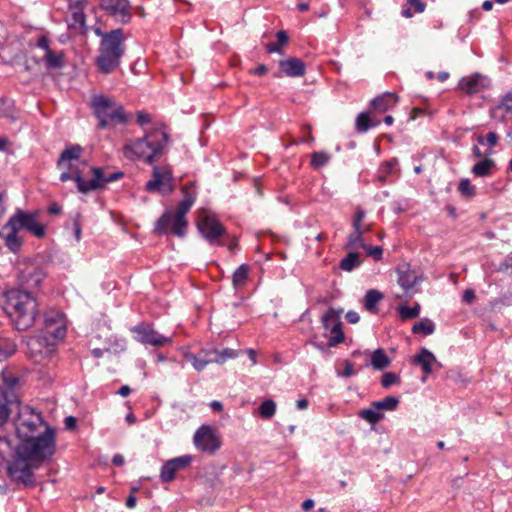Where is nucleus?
I'll use <instances>...</instances> for the list:
<instances>
[{"instance_id":"obj_1","label":"nucleus","mask_w":512,"mask_h":512,"mask_svg":"<svg viewBox=\"0 0 512 512\" xmlns=\"http://www.w3.org/2000/svg\"><path fill=\"white\" fill-rule=\"evenodd\" d=\"M83 151L79 144L66 146L57 161V168L61 171L59 177L61 182L73 180L78 191L86 194L95 191L100 171L93 170V166L81 159Z\"/></svg>"},{"instance_id":"obj_2","label":"nucleus","mask_w":512,"mask_h":512,"mask_svg":"<svg viewBox=\"0 0 512 512\" xmlns=\"http://www.w3.org/2000/svg\"><path fill=\"white\" fill-rule=\"evenodd\" d=\"M169 140L166 126L162 123L156 124L142 138L128 141L123 146V155L131 161L143 159L151 165L163 155Z\"/></svg>"},{"instance_id":"obj_3","label":"nucleus","mask_w":512,"mask_h":512,"mask_svg":"<svg viewBox=\"0 0 512 512\" xmlns=\"http://www.w3.org/2000/svg\"><path fill=\"white\" fill-rule=\"evenodd\" d=\"M3 309L19 331L31 328L39 315V304L31 292L10 289L2 294Z\"/></svg>"},{"instance_id":"obj_4","label":"nucleus","mask_w":512,"mask_h":512,"mask_svg":"<svg viewBox=\"0 0 512 512\" xmlns=\"http://www.w3.org/2000/svg\"><path fill=\"white\" fill-rule=\"evenodd\" d=\"M183 199L178 204L176 211H165L157 220L154 232L156 234H166L168 231L177 237H183L186 234L188 222L186 214L189 212L196 200L195 184L189 182L182 189Z\"/></svg>"},{"instance_id":"obj_5","label":"nucleus","mask_w":512,"mask_h":512,"mask_svg":"<svg viewBox=\"0 0 512 512\" xmlns=\"http://www.w3.org/2000/svg\"><path fill=\"white\" fill-rule=\"evenodd\" d=\"M56 452L55 429L47 427L44 433L20 439L16 446V456L31 462L42 463L50 460Z\"/></svg>"},{"instance_id":"obj_6","label":"nucleus","mask_w":512,"mask_h":512,"mask_svg":"<svg viewBox=\"0 0 512 512\" xmlns=\"http://www.w3.org/2000/svg\"><path fill=\"white\" fill-rule=\"evenodd\" d=\"M91 108L99 120L98 128L105 129L108 125L119 123L126 124L127 117L124 108L113 99L104 95H94L91 99Z\"/></svg>"},{"instance_id":"obj_7","label":"nucleus","mask_w":512,"mask_h":512,"mask_svg":"<svg viewBox=\"0 0 512 512\" xmlns=\"http://www.w3.org/2000/svg\"><path fill=\"white\" fill-rule=\"evenodd\" d=\"M122 35L123 31L116 29L103 37L98 64H114L120 60L124 52Z\"/></svg>"},{"instance_id":"obj_8","label":"nucleus","mask_w":512,"mask_h":512,"mask_svg":"<svg viewBox=\"0 0 512 512\" xmlns=\"http://www.w3.org/2000/svg\"><path fill=\"white\" fill-rule=\"evenodd\" d=\"M197 228L211 245H225L222 241V238L226 235L225 227L215 216L208 214L205 210L199 212Z\"/></svg>"},{"instance_id":"obj_9","label":"nucleus","mask_w":512,"mask_h":512,"mask_svg":"<svg viewBox=\"0 0 512 512\" xmlns=\"http://www.w3.org/2000/svg\"><path fill=\"white\" fill-rule=\"evenodd\" d=\"M54 352L55 343L49 340L47 334L30 337L27 342L26 354L35 364H46Z\"/></svg>"},{"instance_id":"obj_10","label":"nucleus","mask_w":512,"mask_h":512,"mask_svg":"<svg viewBox=\"0 0 512 512\" xmlns=\"http://www.w3.org/2000/svg\"><path fill=\"white\" fill-rule=\"evenodd\" d=\"M7 222L8 226H14L18 231L27 230L37 238H43L46 234L45 226L37 221V213L18 209Z\"/></svg>"},{"instance_id":"obj_11","label":"nucleus","mask_w":512,"mask_h":512,"mask_svg":"<svg viewBox=\"0 0 512 512\" xmlns=\"http://www.w3.org/2000/svg\"><path fill=\"white\" fill-rule=\"evenodd\" d=\"M343 309L329 308L322 316V325L326 331H330L332 336L328 339L329 347H336L344 342L345 335L342 330L341 314Z\"/></svg>"},{"instance_id":"obj_12","label":"nucleus","mask_w":512,"mask_h":512,"mask_svg":"<svg viewBox=\"0 0 512 512\" xmlns=\"http://www.w3.org/2000/svg\"><path fill=\"white\" fill-rule=\"evenodd\" d=\"M29 460L16 456L7 464V473L16 483H21L25 487L33 486V466Z\"/></svg>"},{"instance_id":"obj_13","label":"nucleus","mask_w":512,"mask_h":512,"mask_svg":"<svg viewBox=\"0 0 512 512\" xmlns=\"http://www.w3.org/2000/svg\"><path fill=\"white\" fill-rule=\"evenodd\" d=\"M46 273L38 264L26 262L21 265L18 281L19 285L27 290L37 289L41 286Z\"/></svg>"},{"instance_id":"obj_14","label":"nucleus","mask_w":512,"mask_h":512,"mask_svg":"<svg viewBox=\"0 0 512 512\" xmlns=\"http://www.w3.org/2000/svg\"><path fill=\"white\" fill-rule=\"evenodd\" d=\"M172 171L166 166H154L152 179L146 183V190L148 192L158 191L164 195H169L173 192Z\"/></svg>"},{"instance_id":"obj_15","label":"nucleus","mask_w":512,"mask_h":512,"mask_svg":"<svg viewBox=\"0 0 512 512\" xmlns=\"http://www.w3.org/2000/svg\"><path fill=\"white\" fill-rule=\"evenodd\" d=\"M491 86L488 76L476 72L463 76L458 82L457 89L465 95L472 96L490 89Z\"/></svg>"},{"instance_id":"obj_16","label":"nucleus","mask_w":512,"mask_h":512,"mask_svg":"<svg viewBox=\"0 0 512 512\" xmlns=\"http://www.w3.org/2000/svg\"><path fill=\"white\" fill-rule=\"evenodd\" d=\"M193 440L197 449L210 454L215 453L221 446L219 437L210 426H201L195 432Z\"/></svg>"},{"instance_id":"obj_17","label":"nucleus","mask_w":512,"mask_h":512,"mask_svg":"<svg viewBox=\"0 0 512 512\" xmlns=\"http://www.w3.org/2000/svg\"><path fill=\"white\" fill-rule=\"evenodd\" d=\"M131 331L137 335L136 339L144 345L162 347L172 342L171 338L161 335L149 324H139L133 327Z\"/></svg>"},{"instance_id":"obj_18","label":"nucleus","mask_w":512,"mask_h":512,"mask_svg":"<svg viewBox=\"0 0 512 512\" xmlns=\"http://www.w3.org/2000/svg\"><path fill=\"white\" fill-rule=\"evenodd\" d=\"M45 333L54 339H63L66 335L64 314L60 311L51 310L44 315Z\"/></svg>"},{"instance_id":"obj_19","label":"nucleus","mask_w":512,"mask_h":512,"mask_svg":"<svg viewBox=\"0 0 512 512\" xmlns=\"http://www.w3.org/2000/svg\"><path fill=\"white\" fill-rule=\"evenodd\" d=\"M100 6L121 23H128L131 20V6L128 0H101Z\"/></svg>"},{"instance_id":"obj_20","label":"nucleus","mask_w":512,"mask_h":512,"mask_svg":"<svg viewBox=\"0 0 512 512\" xmlns=\"http://www.w3.org/2000/svg\"><path fill=\"white\" fill-rule=\"evenodd\" d=\"M192 456L184 455L166 461L160 472V479L163 483H169L174 480L178 471L184 470L190 466Z\"/></svg>"},{"instance_id":"obj_21","label":"nucleus","mask_w":512,"mask_h":512,"mask_svg":"<svg viewBox=\"0 0 512 512\" xmlns=\"http://www.w3.org/2000/svg\"><path fill=\"white\" fill-rule=\"evenodd\" d=\"M87 3V0H75L69 3L68 26L80 33H84L86 30L84 9Z\"/></svg>"},{"instance_id":"obj_22","label":"nucleus","mask_w":512,"mask_h":512,"mask_svg":"<svg viewBox=\"0 0 512 512\" xmlns=\"http://www.w3.org/2000/svg\"><path fill=\"white\" fill-rule=\"evenodd\" d=\"M37 56L44 60L46 64H60L62 62L63 52H56L49 46V40L45 35H41L36 43Z\"/></svg>"},{"instance_id":"obj_23","label":"nucleus","mask_w":512,"mask_h":512,"mask_svg":"<svg viewBox=\"0 0 512 512\" xmlns=\"http://www.w3.org/2000/svg\"><path fill=\"white\" fill-rule=\"evenodd\" d=\"M396 272L397 282L405 292L410 291L419 281L417 273L407 264L398 266Z\"/></svg>"},{"instance_id":"obj_24","label":"nucleus","mask_w":512,"mask_h":512,"mask_svg":"<svg viewBox=\"0 0 512 512\" xmlns=\"http://www.w3.org/2000/svg\"><path fill=\"white\" fill-rule=\"evenodd\" d=\"M412 363L420 366L425 375L432 373V365L437 364L435 355L426 348H421L420 352L414 356Z\"/></svg>"},{"instance_id":"obj_25","label":"nucleus","mask_w":512,"mask_h":512,"mask_svg":"<svg viewBox=\"0 0 512 512\" xmlns=\"http://www.w3.org/2000/svg\"><path fill=\"white\" fill-rule=\"evenodd\" d=\"M14 403L13 391L6 390L0 392V429L7 423L11 414V406Z\"/></svg>"},{"instance_id":"obj_26","label":"nucleus","mask_w":512,"mask_h":512,"mask_svg":"<svg viewBox=\"0 0 512 512\" xmlns=\"http://www.w3.org/2000/svg\"><path fill=\"white\" fill-rule=\"evenodd\" d=\"M7 231L4 235L5 246L12 252H17L22 246V239L18 236V230L14 226H8V222L3 226Z\"/></svg>"},{"instance_id":"obj_27","label":"nucleus","mask_w":512,"mask_h":512,"mask_svg":"<svg viewBox=\"0 0 512 512\" xmlns=\"http://www.w3.org/2000/svg\"><path fill=\"white\" fill-rule=\"evenodd\" d=\"M397 102V96L393 93H385L372 100L371 105L374 110L379 113H384Z\"/></svg>"},{"instance_id":"obj_28","label":"nucleus","mask_w":512,"mask_h":512,"mask_svg":"<svg viewBox=\"0 0 512 512\" xmlns=\"http://www.w3.org/2000/svg\"><path fill=\"white\" fill-rule=\"evenodd\" d=\"M383 294L375 289H370L366 292L364 300H363V306L365 310H367L370 313H377L378 303L383 299Z\"/></svg>"},{"instance_id":"obj_29","label":"nucleus","mask_w":512,"mask_h":512,"mask_svg":"<svg viewBox=\"0 0 512 512\" xmlns=\"http://www.w3.org/2000/svg\"><path fill=\"white\" fill-rule=\"evenodd\" d=\"M370 364L375 370L382 371L390 366L391 359L379 348L372 353Z\"/></svg>"},{"instance_id":"obj_30","label":"nucleus","mask_w":512,"mask_h":512,"mask_svg":"<svg viewBox=\"0 0 512 512\" xmlns=\"http://www.w3.org/2000/svg\"><path fill=\"white\" fill-rule=\"evenodd\" d=\"M363 260L361 258V255L353 250L349 252L341 261L339 264V267L341 270L346 272H351L356 267L360 266L362 264Z\"/></svg>"},{"instance_id":"obj_31","label":"nucleus","mask_w":512,"mask_h":512,"mask_svg":"<svg viewBox=\"0 0 512 512\" xmlns=\"http://www.w3.org/2000/svg\"><path fill=\"white\" fill-rule=\"evenodd\" d=\"M37 422L35 420H24L16 427L18 439H24L36 436Z\"/></svg>"},{"instance_id":"obj_32","label":"nucleus","mask_w":512,"mask_h":512,"mask_svg":"<svg viewBox=\"0 0 512 512\" xmlns=\"http://www.w3.org/2000/svg\"><path fill=\"white\" fill-rule=\"evenodd\" d=\"M190 362L197 371H202L208 364L214 363L210 350H202L190 357Z\"/></svg>"},{"instance_id":"obj_33","label":"nucleus","mask_w":512,"mask_h":512,"mask_svg":"<svg viewBox=\"0 0 512 512\" xmlns=\"http://www.w3.org/2000/svg\"><path fill=\"white\" fill-rule=\"evenodd\" d=\"M495 166V162L491 158H484L472 167V173L476 177H486L492 173V168Z\"/></svg>"},{"instance_id":"obj_34","label":"nucleus","mask_w":512,"mask_h":512,"mask_svg":"<svg viewBox=\"0 0 512 512\" xmlns=\"http://www.w3.org/2000/svg\"><path fill=\"white\" fill-rule=\"evenodd\" d=\"M426 4L422 0H406L403 5L401 14L405 18H411L414 13L424 12Z\"/></svg>"},{"instance_id":"obj_35","label":"nucleus","mask_w":512,"mask_h":512,"mask_svg":"<svg viewBox=\"0 0 512 512\" xmlns=\"http://www.w3.org/2000/svg\"><path fill=\"white\" fill-rule=\"evenodd\" d=\"M214 363L223 364L229 359H234L238 356V352L231 348H224L222 350H210Z\"/></svg>"},{"instance_id":"obj_36","label":"nucleus","mask_w":512,"mask_h":512,"mask_svg":"<svg viewBox=\"0 0 512 512\" xmlns=\"http://www.w3.org/2000/svg\"><path fill=\"white\" fill-rule=\"evenodd\" d=\"M421 311V306L419 303H415L412 307L407 305H399L397 307V312L401 321H407L410 319H414L419 316Z\"/></svg>"},{"instance_id":"obj_37","label":"nucleus","mask_w":512,"mask_h":512,"mask_svg":"<svg viewBox=\"0 0 512 512\" xmlns=\"http://www.w3.org/2000/svg\"><path fill=\"white\" fill-rule=\"evenodd\" d=\"M93 170H99L100 171V175H99V178L97 180V187L95 188V190H98V189H102L105 187V185L107 183H110V182H114V181H117V180H120L123 176H124V173L121 172V171H118V172H114V173H111V174H108L106 175L104 173V170L103 168H100V167H94Z\"/></svg>"},{"instance_id":"obj_38","label":"nucleus","mask_w":512,"mask_h":512,"mask_svg":"<svg viewBox=\"0 0 512 512\" xmlns=\"http://www.w3.org/2000/svg\"><path fill=\"white\" fill-rule=\"evenodd\" d=\"M249 274V266L246 264H242L239 266L232 276V283L235 288L243 287L247 280Z\"/></svg>"},{"instance_id":"obj_39","label":"nucleus","mask_w":512,"mask_h":512,"mask_svg":"<svg viewBox=\"0 0 512 512\" xmlns=\"http://www.w3.org/2000/svg\"><path fill=\"white\" fill-rule=\"evenodd\" d=\"M435 331V324L432 320L424 318L415 323L412 327V333L423 334L425 336L433 334Z\"/></svg>"},{"instance_id":"obj_40","label":"nucleus","mask_w":512,"mask_h":512,"mask_svg":"<svg viewBox=\"0 0 512 512\" xmlns=\"http://www.w3.org/2000/svg\"><path fill=\"white\" fill-rule=\"evenodd\" d=\"M399 404V399L394 396H387L380 401H374L371 403V406L377 409L379 412L381 410L394 411Z\"/></svg>"},{"instance_id":"obj_41","label":"nucleus","mask_w":512,"mask_h":512,"mask_svg":"<svg viewBox=\"0 0 512 512\" xmlns=\"http://www.w3.org/2000/svg\"><path fill=\"white\" fill-rule=\"evenodd\" d=\"M16 446L8 437H0V457L5 459L7 457L16 458Z\"/></svg>"},{"instance_id":"obj_42","label":"nucleus","mask_w":512,"mask_h":512,"mask_svg":"<svg viewBox=\"0 0 512 512\" xmlns=\"http://www.w3.org/2000/svg\"><path fill=\"white\" fill-rule=\"evenodd\" d=\"M366 243L364 242V234L362 232H351L347 237V243L345 249L356 250L358 248H364Z\"/></svg>"},{"instance_id":"obj_43","label":"nucleus","mask_w":512,"mask_h":512,"mask_svg":"<svg viewBox=\"0 0 512 512\" xmlns=\"http://www.w3.org/2000/svg\"><path fill=\"white\" fill-rule=\"evenodd\" d=\"M288 43V35L285 31H279L276 34V42L266 44L268 53L280 52L282 47Z\"/></svg>"},{"instance_id":"obj_44","label":"nucleus","mask_w":512,"mask_h":512,"mask_svg":"<svg viewBox=\"0 0 512 512\" xmlns=\"http://www.w3.org/2000/svg\"><path fill=\"white\" fill-rule=\"evenodd\" d=\"M359 417L367 421L368 423L374 425L381 421L384 417L383 413L379 412L377 409L372 406L367 409H363L359 411Z\"/></svg>"},{"instance_id":"obj_45","label":"nucleus","mask_w":512,"mask_h":512,"mask_svg":"<svg viewBox=\"0 0 512 512\" xmlns=\"http://www.w3.org/2000/svg\"><path fill=\"white\" fill-rule=\"evenodd\" d=\"M276 413V403L272 399L263 401L259 406V415L261 418L269 420Z\"/></svg>"},{"instance_id":"obj_46","label":"nucleus","mask_w":512,"mask_h":512,"mask_svg":"<svg viewBox=\"0 0 512 512\" xmlns=\"http://www.w3.org/2000/svg\"><path fill=\"white\" fill-rule=\"evenodd\" d=\"M376 124H372L370 121V116L368 112H362L357 116L356 119V129L360 133H365L369 130L370 127L375 126Z\"/></svg>"},{"instance_id":"obj_47","label":"nucleus","mask_w":512,"mask_h":512,"mask_svg":"<svg viewBox=\"0 0 512 512\" xmlns=\"http://www.w3.org/2000/svg\"><path fill=\"white\" fill-rule=\"evenodd\" d=\"M331 159V156L323 151L314 152L311 155V165L318 169L325 166Z\"/></svg>"},{"instance_id":"obj_48","label":"nucleus","mask_w":512,"mask_h":512,"mask_svg":"<svg viewBox=\"0 0 512 512\" xmlns=\"http://www.w3.org/2000/svg\"><path fill=\"white\" fill-rule=\"evenodd\" d=\"M365 216L366 212L364 211V209L361 207H357L352 221L353 232L359 231L362 232V234H364V224L362 222Z\"/></svg>"},{"instance_id":"obj_49","label":"nucleus","mask_w":512,"mask_h":512,"mask_svg":"<svg viewBox=\"0 0 512 512\" xmlns=\"http://www.w3.org/2000/svg\"><path fill=\"white\" fill-rule=\"evenodd\" d=\"M400 382V377L394 372H385L381 377V385L385 389L390 388L392 385H398Z\"/></svg>"},{"instance_id":"obj_50","label":"nucleus","mask_w":512,"mask_h":512,"mask_svg":"<svg viewBox=\"0 0 512 512\" xmlns=\"http://www.w3.org/2000/svg\"><path fill=\"white\" fill-rule=\"evenodd\" d=\"M459 192L466 197H473L476 194L475 186H473L469 179H462L458 186Z\"/></svg>"},{"instance_id":"obj_51","label":"nucleus","mask_w":512,"mask_h":512,"mask_svg":"<svg viewBox=\"0 0 512 512\" xmlns=\"http://www.w3.org/2000/svg\"><path fill=\"white\" fill-rule=\"evenodd\" d=\"M13 102L9 99L3 98L0 100V117H12Z\"/></svg>"},{"instance_id":"obj_52","label":"nucleus","mask_w":512,"mask_h":512,"mask_svg":"<svg viewBox=\"0 0 512 512\" xmlns=\"http://www.w3.org/2000/svg\"><path fill=\"white\" fill-rule=\"evenodd\" d=\"M367 255L372 257L375 261H379L382 259L383 248L381 246H372L366 244L363 248Z\"/></svg>"},{"instance_id":"obj_53","label":"nucleus","mask_w":512,"mask_h":512,"mask_svg":"<svg viewBox=\"0 0 512 512\" xmlns=\"http://www.w3.org/2000/svg\"><path fill=\"white\" fill-rule=\"evenodd\" d=\"M283 72L289 77H299L305 73V66H282Z\"/></svg>"},{"instance_id":"obj_54","label":"nucleus","mask_w":512,"mask_h":512,"mask_svg":"<svg viewBox=\"0 0 512 512\" xmlns=\"http://www.w3.org/2000/svg\"><path fill=\"white\" fill-rule=\"evenodd\" d=\"M343 365H344V370L342 372H338V375L345 377V378H349L356 374V371L354 370V365L352 362H350L349 360H344Z\"/></svg>"},{"instance_id":"obj_55","label":"nucleus","mask_w":512,"mask_h":512,"mask_svg":"<svg viewBox=\"0 0 512 512\" xmlns=\"http://www.w3.org/2000/svg\"><path fill=\"white\" fill-rule=\"evenodd\" d=\"M500 107L504 108L508 112H512V91L503 96Z\"/></svg>"},{"instance_id":"obj_56","label":"nucleus","mask_w":512,"mask_h":512,"mask_svg":"<svg viewBox=\"0 0 512 512\" xmlns=\"http://www.w3.org/2000/svg\"><path fill=\"white\" fill-rule=\"evenodd\" d=\"M152 121V118H151V115L144 112V111H139L137 113V123L140 125V126H144L148 123H150Z\"/></svg>"},{"instance_id":"obj_57","label":"nucleus","mask_w":512,"mask_h":512,"mask_svg":"<svg viewBox=\"0 0 512 512\" xmlns=\"http://www.w3.org/2000/svg\"><path fill=\"white\" fill-rule=\"evenodd\" d=\"M346 320L351 324H356L360 320V316L356 311L350 310L346 313Z\"/></svg>"},{"instance_id":"obj_58","label":"nucleus","mask_w":512,"mask_h":512,"mask_svg":"<svg viewBox=\"0 0 512 512\" xmlns=\"http://www.w3.org/2000/svg\"><path fill=\"white\" fill-rule=\"evenodd\" d=\"M7 200V193L5 191H0V219L6 212L5 203Z\"/></svg>"},{"instance_id":"obj_59","label":"nucleus","mask_w":512,"mask_h":512,"mask_svg":"<svg viewBox=\"0 0 512 512\" xmlns=\"http://www.w3.org/2000/svg\"><path fill=\"white\" fill-rule=\"evenodd\" d=\"M475 292L472 289H467L463 293V301L465 303L471 304L475 300Z\"/></svg>"},{"instance_id":"obj_60","label":"nucleus","mask_w":512,"mask_h":512,"mask_svg":"<svg viewBox=\"0 0 512 512\" xmlns=\"http://www.w3.org/2000/svg\"><path fill=\"white\" fill-rule=\"evenodd\" d=\"M268 72L267 66H257L249 70V73L255 76H263Z\"/></svg>"},{"instance_id":"obj_61","label":"nucleus","mask_w":512,"mask_h":512,"mask_svg":"<svg viewBox=\"0 0 512 512\" xmlns=\"http://www.w3.org/2000/svg\"><path fill=\"white\" fill-rule=\"evenodd\" d=\"M64 424L66 429L73 430L76 428L77 419L73 416H68L65 418Z\"/></svg>"},{"instance_id":"obj_62","label":"nucleus","mask_w":512,"mask_h":512,"mask_svg":"<svg viewBox=\"0 0 512 512\" xmlns=\"http://www.w3.org/2000/svg\"><path fill=\"white\" fill-rule=\"evenodd\" d=\"M486 141L490 146H495L498 142V135L495 132H489L486 136Z\"/></svg>"},{"instance_id":"obj_63","label":"nucleus","mask_w":512,"mask_h":512,"mask_svg":"<svg viewBox=\"0 0 512 512\" xmlns=\"http://www.w3.org/2000/svg\"><path fill=\"white\" fill-rule=\"evenodd\" d=\"M116 66H98V73L108 75L114 72Z\"/></svg>"},{"instance_id":"obj_64","label":"nucleus","mask_w":512,"mask_h":512,"mask_svg":"<svg viewBox=\"0 0 512 512\" xmlns=\"http://www.w3.org/2000/svg\"><path fill=\"white\" fill-rule=\"evenodd\" d=\"M112 463L113 465L115 466H123L124 463H125V459L123 457V455L121 454H115L112 458Z\"/></svg>"}]
</instances>
